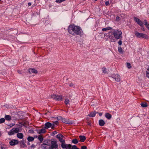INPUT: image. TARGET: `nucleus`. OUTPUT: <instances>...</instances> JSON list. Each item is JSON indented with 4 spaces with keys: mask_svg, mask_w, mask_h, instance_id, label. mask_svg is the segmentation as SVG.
<instances>
[{
    "mask_svg": "<svg viewBox=\"0 0 149 149\" xmlns=\"http://www.w3.org/2000/svg\"><path fill=\"white\" fill-rule=\"evenodd\" d=\"M68 33L73 35H82L83 34V31L81 28L78 26L74 25H71L69 26L68 28Z\"/></svg>",
    "mask_w": 149,
    "mask_h": 149,
    "instance_id": "1",
    "label": "nucleus"
},
{
    "mask_svg": "<svg viewBox=\"0 0 149 149\" xmlns=\"http://www.w3.org/2000/svg\"><path fill=\"white\" fill-rule=\"evenodd\" d=\"M112 33L114 37L117 39L121 38H122V33L121 31L114 30L113 32Z\"/></svg>",
    "mask_w": 149,
    "mask_h": 149,
    "instance_id": "2",
    "label": "nucleus"
},
{
    "mask_svg": "<svg viewBox=\"0 0 149 149\" xmlns=\"http://www.w3.org/2000/svg\"><path fill=\"white\" fill-rule=\"evenodd\" d=\"M58 145L56 141H52L51 142V146L49 148V149H54L58 148Z\"/></svg>",
    "mask_w": 149,
    "mask_h": 149,
    "instance_id": "3",
    "label": "nucleus"
},
{
    "mask_svg": "<svg viewBox=\"0 0 149 149\" xmlns=\"http://www.w3.org/2000/svg\"><path fill=\"white\" fill-rule=\"evenodd\" d=\"M135 34L137 37L139 38L141 37L146 39H148V35L144 34L142 33H140L137 32H136Z\"/></svg>",
    "mask_w": 149,
    "mask_h": 149,
    "instance_id": "4",
    "label": "nucleus"
},
{
    "mask_svg": "<svg viewBox=\"0 0 149 149\" xmlns=\"http://www.w3.org/2000/svg\"><path fill=\"white\" fill-rule=\"evenodd\" d=\"M45 128L46 129H48L50 127L52 129H54V124H52L49 122L46 123L45 124Z\"/></svg>",
    "mask_w": 149,
    "mask_h": 149,
    "instance_id": "5",
    "label": "nucleus"
},
{
    "mask_svg": "<svg viewBox=\"0 0 149 149\" xmlns=\"http://www.w3.org/2000/svg\"><path fill=\"white\" fill-rule=\"evenodd\" d=\"M134 21L136 22L139 25L141 26H143V22L139 19L136 17H134Z\"/></svg>",
    "mask_w": 149,
    "mask_h": 149,
    "instance_id": "6",
    "label": "nucleus"
},
{
    "mask_svg": "<svg viewBox=\"0 0 149 149\" xmlns=\"http://www.w3.org/2000/svg\"><path fill=\"white\" fill-rule=\"evenodd\" d=\"M112 77L115 79L116 81L117 82H119L120 81V76L118 74L113 75H112Z\"/></svg>",
    "mask_w": 149,
    "mask_h": 149,
    "instance_id": "7",
    "label": "nucleus"
},
{
    "mask_svg": "<svg viewBox=\"0 0 149 149\" xmlns=\"http://www.w3.org/2000/svg\"><path fill=\"white\" fill-rule=\"evenodd\" d=\"M61 120L63 122L67 124H72L74 123L73 121H71L65 118H63Z\"/></svg>",
    "mask_w": 149,
    "mask_h": 149,
    "instance_id": "8",
    "label": "nucleus"
},
{
    "mask_svg": "<svg viewBox=\"0 0 149 149\" xmlns=\"http://www.w3.org/2000/svg\"><path fill=\"white\" fill-rule=\"evenodd\" d=\"M19 144L20 147L22 148H24L27 147V146L25 144V142L24 140L20 141L19 142Z\"/></svg>",
    "mask_w": 149,
    "mask_h": 149,
    "instance_id": "9",
    "label": "nucleus"
},
{
    "mask_svg": "<svg viewBox=\"0 0 149 149\" xmlns=\"http://www.w3.org/2000/svg\"><path fill=\"white\" fill-rule=\"evenodd\" d=\"M10 144L11 146H14L18 143V141L16 140H13L10 142Z\"/></svg>",
    "mask_w": 149,
    "mask_h": 149,
    "instance_id": "10",
    "label": "nucleus"
},
{
    "mask_svg": "<svg viewBox=\"0 0 149 149\" xmlns=\"http://www.w3.org/2000/svg\"><path fill=\"white\" fill-rule=\"evenodd\" d=\"M96 112L95 111L91 112L88 115V116L91 117H94L96 115Z\"/></svg>",
    "mask_w": 149,
    "mask_h": 149,
    "instance_id": "11",
    "label": "nucleus"
},
{
    "mask_svg": "<svg viewBox=\"0 0 149 149\" xmlns=\"http://www.w3.org/2000/svg\"><path fill=\"white\" fill-rule=\"evenodd\" d=\"M29 71L30 73H37L38 72L37 70L32 68L29 69Z\"/></svg>",
    "mask_w": 149,
    "mask_h": 149,
    "instance_id": "12",
    "label": "nucleus"
},
{
    "mask_svg": "<svg viewBox=\"0 0 149 149\" xmlns=\"http://www.w3.org/2000/svg\"><path fill=\"white\" fill-rule=\"evenodd\" d=\"M99 124L100 126H102L105 124V122L103 120L100 119L99 121Z\"/></svg>",
    "mask_w": 149,
    "mask_h": 149,
    "instance_id": "13",
    "label": "nucleus"
},
{
    "mask_svg": "<svg viewBox=\"0 0 149 149\" xmlns=\"http://www.w3.org/2000/svg\"><path fill=\"white\" fill-rule=\"evenodd\" d=\"M80 141L81 142H84L86 139V137L84 136H81L80 135L79 136Z\"/></svg>",
    "mask_w": 149,
    "mask_h": 149,
    "instance_id": "14",
    "label": "nucleus"
},
{
    "mask_svg": "<svg viewBox=\"0 0 149 149\" xmlns=\"http://www.w3.org/2000/svg\"><path fill=\"white\" fill-rule=\"evenodd\" d=\"M105 117L108 119H109L111 118V115L108 113H106L105 114Z\"/></svg>",
    "mask_w": 149,
    "mask_h": 149,
    "instance_id": "15",
    "label": "nucleus"
},
{
    "mask_svg": "<svg viewBox=\"0 0 149 149\" xmlns=\"http://www.w3.org/2000/svg\"><path fill=\"white\" fill-rule=\"evenodd\" d=\"M38 131V133L40 134L42 133H44L46 132V130L44 128H42L41 130H39Z\"/></svg>",
    "mask_w": 149,
    "mask_h": 149,
    "instance_id": "16",
    "label": "nucleus"
},
{
    "mask_svg": "<svg viewBox=\"0 0 149 149\" xmlns=\"http://www.w3.org/2000/svg\"><path fill=\"white\" fill-rule=\"evenodd\" d=\"M63 99L62 96L61 95H57L56 97V100L62 101Z\"/></svg>",
    "mask_w": 149,
    "mask_h": 149,
    "instance_id": "17",
    "label": "nucleus"
},
{
    "mask_svg": "<svg viewBox=\"0 0 149 149\" xmlns=\"http://www.w3.org/2000/svg\"><path fill=\"white\" fill-rule=\"evenodd\" d=\"M17 136L18 138L20 139L23 138V134L21 133H17Z\"/></svg>",
    "mask_w": 149,
    "mask_h": 149,
    "instance_id": "18",
    "label": "nucleus"
},
{
    "mask_svg": "<svg viewBox=\"0 0 149 149\" xmlns=\"http://www.w3.org/2000/svg\"><path fill=\"white\" fill-rule=\"evenodd\" d=\"M34 138L33 137L29 136L27 138V140L29 142L32 141H34Z\"/></svg>",
    "mask_w": 149,
    "mask_h": 149,
    "instance_id": "19",
    "label": "nucleus"
},
{
    "mask_svg": "<svg viewBox=\"0 0 149 149\" xmlns=\"http://www.w3.org/2000/svg\"><path fill=\"white\" fill-rule=\"evenodd\" d=\"M15 133L14 130V129H13L11 130L8 133V134L9 135H13Z\"/></svg>",
    "mask_w": 149,
    "mask_h": 149,
    "instance_id": "20",
    "label": "nucleus"
},
{
    "mask_svg": "<svg viewBox=\"0 0 149 149\" xmlns=\"http://www.w3.org/2000/svg\"><path fill=\"white\" fill-rule=\"evenodd\" d=\"M5 119L6 120H10L11 119V116L9 115H6L5 116Z\"/></svg>",
    "mask_w": 149,
    "mask_h": 149,
    "instance_id": "21",
    "label": "nucleus"
},
{
    "mask_svg": "<svg viewBox=\"0 0 149 149\" xmlns=\"http://www.w3.org/2000/svg\"><path fill=\"white\" fill-rule=\"evenodd\" d=\"M38 139L40 141L41 143H42L43 140V138L41 135L38 136Z\"/></svg>",
    "mask_w": 149,
    "mask_h": 149,
    "instance_id": "22",
    "label": "nucleus"
},
{
    "mask_svg": "<svg viewBox=\"0 0 149 149\" xmlns=\"http://www.w3.org/2000/svg\"><path fill=\"white\" fill-rule=\"evenodd\" d=\"M56 137L59 140L63 138V136L62 134H60L56 136Z\"/></svg>",
    "mask_w": 149,
    "mask_h": 149,
    "instance_id": "23",
    "label": "nucleus"
},
{
    "mask_svg": "<svg viewBox=\"0 0 149 149\" xmlns=\"http://www.w3.org/2000/svg\"><path fill=\"white\" fill-rule=\"evenodd\" d=\"M141 106L143 107H145L148 106V104L146 102L141 103Z\"/></svg>",
    "mask_w": 149,
    "mask_h": 149,
    "instance_id": "24",
    "label": "nucleus"
},
{
    "mask_svg": "<svg viewBox=\"0 0 149 149\" xmlns=\"http://www.w3.org/2000/svg\"><path fill=\"white\" fill-rule=\"evenodd\" d=\"M112 29V28L110 27H108L106 28H104L102 29V31H105L107 30H111Z\"/></svg>",
    "mask_w": 149,
    "mask_h": 149,
    "instance_id": "25",
    "label": "nucleus"
},
{
    "mask_svg": "<svg viewBox=\"0 0 149 149\" xmlns=\"http://www.w3.org/2000/svg\"><path fill=\"white\" fill-rule=\"evenodd\" d=\"M144 23L146 27L149 30V24L148 23L147 21L145 20L144 21Z\"/></svg>",
    "mask_w": 149,
    "mask_h": 149,
    "instance_id": "26",
    "label": "nucleus"
},
{
    "mask_svg": "<svg viewBox=\"0 0 149 149\" xmlns=\"http://www.w3.org/2000/svg\"><path fill=\"white\" fill-rule=\"evenodd\" d=\"M68 146L67 144H65V143H62L61 144V146L62 148L65 149L66 148V146Z\"/></svg>",
    "mask_w": 149,
    "mask_h": 149,
    "instance_id": "27",
    "label": "nucleus"
},
{
    "mask_svg": "<svg viewBox=\"0 0 149 149\" xmlns=\"http://www.w3.org/2000/svg\"><path fill=\"white\" fill-rule=\"evenodd\" d=\"M72 142L74 144H77L78 143V140L77 139H75L72 140Z\"/></svg>",
    "mask_w": 149,
    "mask_h": 149,
    "instance_id": "28",
    "label": "nucleus"
},
{
    "mask_svg": "<svg viewBox=\"0 0 149 149\" xmlns=\"http://www.w3.org/2000/svg\"><path fill=\"white\" fill-rule=\"evenodd\" d=\"M146 77L149 78V68L147 69L146 74Z\"/></svg>",
    "mask_w": 149,
    "mask_h": 149,
    "instance_id": "29",
    "label": "nucleus"
},
{
    "mask_svg": "<svg viewBox=\"0 0 149 149\" xmlns=\"http://www.w3.org/2000/svg\"><path fill=\"white\" fill-rule=\"evenodd\" d=\"M69 102L70 100L68 99L67 98L65 99L64 102L67 105L69 103Z\"/></svg>",
    "mask_w": 149,
    "mask_h": 149,
    "instance_id": "30",
    "label": "nucleus"
},
{
    "mask_svg": "<svg viewBox=\"0 0 149 149\" xmlns=\"http://www.w3.org/2000/svg\"><path fill=\"white\" fill-rule=\"evenodd\" d=\"M118 52L120 53H123L122 49L121 47L120 46V47H118Z\"/></svg>",
    "mask_w": 149,
    "mask_h": 149,
    "instance_id": "31",
    "label": "nucleus"
},
{
    "mask_svg": "<svg viewBox=\"0 0 149 149\" xmlns=\"http://www.w3.org/2000/svg\"><path fill=\"white\" fill-rule=\"evenodd\" d=\"M68 146H66V149H71L72 148V145L70 144H67Z\"/></svg>",
    "mask_w": 149,
    "mask_h": 149,
    "instance_id": "32",
    "label": "nucleus"
},
{
    "mask_svg": "<svg viewBox=\"0 0 149 149\" xmlns=\"http://www.w3.org/2000/svg\"><path fill=\"white\" fill-rule=\"evenodd\" d=\"M56 95L53 94L52 95H51V97H52V99H53L56 100Z\"/></svg>",
    "mask_w": 149,
    "mask_h": 149,
    "instance_id": "33",
    "label": "nucleus"
},
{
    "mask_svg": "<svg viewBox=\"0 0 149 149\" xmlns=\"http://www.w3.org/2000/svg\"><path fill=\"white\" fill-rule=\"evenodd\" d=\"M14 129V130L15 133H17L19 132V129L18 128H16Z\"/></svg>",
    "mask_w": 149,
    "mask_h": 149,
    "instance_id": "34",
    "label": "nucleus"
},
{
    "mask_svg": "<svg viewBox=\"0 0 149 149\" xmlns=\"http://www.w3.org/2000/svg\"><path fill=\"white\" fill-rule=\"evenodd\" d=\"M102 70L103 71V72L104 74L106 73L107 72V69L105 68H102Z\"/></svg>",
    "mask_w": 149,
    "mask_h": 149,
    "instance_id": "35",
    "label": "nucleus"
},
{
    "mask_svg": "<svg viewBox=\"0 0 149 149\" xmlns=\"http://www.w3.org/2000/svg\"><path fill=\"white\" fill-rule=\"evenodd\" d=\"M109 38L110 39V41L111 42H113L115 41V39H114L112 36H109Z\"/></svg>",
    "mask_w": 149,
    "mask_h": 149,
    "instance_id": "36",
    "label": "nucleus"
},
{
    "mask_svg": "<svg viewBox=\"0 0 149 149\" xmlns=\"http://www.w3.org/2000/svg\"><path fill=\"white\" fill-rule=\"evenodd\" d=\"M5 121V119L3 118H2L0 119V124H1L2 123H3Z\"/></svg>",
    "mask_w": 149,
    "mask_h": 149,
    "instance_id": "37",
    "label": "nucleus"
},
{
    "mask_svg": "<svg viewBox=\"0 0 149 149\" xmlns=\"http://www.w3.org/2000/svg\"><path fill=\"white\" fill-rule=\"evenodd\" d=\"M56 119L58 120H62L63 118L60 116H58V117L56 118Z\"/></svg>",
    "mask_w": 149,
    "mask_h": 149,
    "instance_id": "38",
    "label": "nucleus"
},
{
    "mask_svg": "<svg viewBox=\"0 0 149 149\" xmlns=\"http://www.w3.org/2000/svg\"><path fill=\"white\" fill-rule=\"evenodd\" d=\"M65 0H56V2L57 3H60L63 1H65Z\"/></svg>",
    "mask_w": 149,
    "mask_h": 149,
    "instance_id": "39",
    "label": "nucleus"
},
{
    "mask_svg": "<svg viewBox=\"0 0 149 149\" xmlns=\"http://www.w3.org/2000/svg\"><path fill=\"white\" fill-rule=\"evenodd\" d=\"M127 67L129 69L131 67V65L130 63H127Z\"/></svg>",
    "mask_w": 149,
    "mask_h": 149,
    "instance_id": "40",
    "label": "nucleus"
},
{
    "mask_svg": "<svg viewBox=\"0 0 149 149\" xmlns=\"http://www.w3.org/2000/svg\"><path fill=\"white\" fill-rule=\"evenodd\" d=\"M71 149H79L75 145H74L72 146Z\"/></svg>",
    "mask_w": 149,
    "mask_h": 149,
    "instance_id": "41",
    "label": "nucleus"
},
{
    "mask_svg": "<svg viewBox=\"0 0 149 149\" xmlns=\"http://www.w3.org/2000/svg\"><path fill=\"white\" fill-rule=\"evenodd\" d=\"M59 141L61 143H64L65 142V140L64 139H63V138L59 139Z\"/></svg>",
    "mask_w": 149,
    "mask_h": 149,
    "instance_id": "42",
    "label": "nucleus"
},
{
    "mask_svg": "<svg viewBox=\"0 0 149 149\" xmlns=\"http://www.w3.org/2000/svg\"><path fill=\"white\" fill-rule=\"evenodd\" d=\"M120 18L119 17L117 16L116 17V20L117 21H118L120 20Z\"/></svg>",
    "mask_w": 149,
    "mask_h": 149,
    "instance_id": "43",
    "label": "nucleus"
},
{
    "mask_svg": "<svg viewBox=\"0 0 149 149\" xmlns=\"http://www.w3.org/2000/svg\"><path fill=\"white\" fill-rule=\"evenodd\" d=\"M121 17H123V18H125V14H121Z\"/></svg>",
    "mask_w": 149,
    "mask_h": 149,
    "instance_id": "44",
    "label": "nucleus"
},
{
    "mask_svg": "<svg viewBox=\"0 0 149 149\" xmlns=\"http://www.w3.org/2000/svg\"><path fill=\"white\" fill-rule=\"evenodd\" d=\"M118 43L119 45H120L122 44V41L120 40L118 42Z\"/></svg>",
    "mask_w": 149,
    "mask_h": 149,
    "instance_id": "45",
    "label": "nucleus"
},
{
    "mask_svg": "<svg viewBox=\"0 0 149 149\" xmlns=\"http://www.w3.org/2000/svg\"><path fill=\"white\" fill-rule=\"evenodd\" d=\"M0 149H5L4 147L2 145H0Z\"/></svg>",
    "mask_w": 149,
    "mask_h": 149,
    "instance_id": "46",
    "label": "nucleus"
},
{
    "mask_svg": "<svg viewBox=\"0 0 149 149\" xmlns=\"http://www.w3.org/2000/svg\"><path fill=\"white\" fill-rule=\"evenodd\" d=\"M81 149H87V147L85 146H83L81 147Z\"/></svg>",
    "mask_w": 149,
    "mask_h": 149,
    "instance_id": "47",
    "label": "nucleus"
},
{
    "mask_svg": "<svg viewBox=\"0 0 149 149\" xmlns=\"http://www.w3.org/2000/svg\"><path fill=\"white\" fill-rule=\"evenodd\" d=\"M58 121H55L54 122H53V124H54V125H55V124L56 125H57L58 124Z\"/></svg>",
    "mask_w": 149,
    "mask_h": 149,
    "instance_id": "48",
    "label": "nucleus"
},
{
    "mask_svg": "<svg viewBox=\"0 0 149 149\" xmlns=\"http://www.w3.org/2000/svg\"><path fill=\"white\" fill-rule=\"evenodd\" d=\"M29 132L32 133L34 132V131L33 130H29Z\"/></svg>",
    "mask_w": 149,
    "mask_h": 149,
    "instance_id": "49",
    "label": "nucleus"
},
{
    "mask_svg": "<svg viewBox=\"0 0 149 149\" xmlns=\"http://www.w3.org/2000/svg\"><path fill=\"white\" fill-rule=\"evenodd\" d=\"M96 113H98L100 116H102V113H98V112H96Z\"/></svg>",
    "mask_w": 149,
    "mask_h": 149,
    "instance_id": "50",
    "label": "nucleus"
},
{
    "mask_svg": "<svg viewBox=\"0 0 149 149\" xmlns=\"http://www.w3.org/2000/svg\"><path fill=\"white\" fill-rule=\"evenodd\" d=\"M105 5L106 6H108L109 4V2L108 1H106L105 2Z\"/></svg>",
    "mask_w": 149,
    "mask_h": 149,
    "instance_id": "51",
    "label": "nucleus"
},
{
    "mask_svg": "<svg viewBox=\"0 0 149 149\" xmlns=\"http://www.w3.org/2000/svg\"><path fill=\"white\" fill-rule=\"evenodd\" d=\"M69 86L70 87H72L73 86V84L72 83H70L69 84Z\"/></svg>",
    "mask_w": 149,
    "mask_h": 149,
    "instance_id": "52",
    "label": "nucleus"
},
{
    "mask_svg": "<svg viewBox=\"0 0 149 149\" xmlns=\"http://www.w3.org/2000/svg\"><path fill=\"white\" fill-rule=\"evenodd\" d=\"M31 148H34L35 147V146L34 144H33L31 146Z\"/></svg>",
    "mask_w": 149,
    "mask_h": 149,
    "instance_id": "53",
    "label": "nucleus"
},
{
    "mask_svg": "<svg viewBox=\"0 0 149 149\" xmlns=\"http://www.w3.org/2000/svg\"><path fill=\"white\" fill-rule=\"evenodd\" d=\"M141 27H142V28H141L142 30L143 31H145V29H144V27H143V26H141Z\"/></svg>",
    "mask_w": 149,
    "mask_h": 149,
    "instance_id": "54",
    "label": "nucleus"
},
{
    "mask_svg": "<svg viewBox=\"0 0 149 149\" xmlns=\"http://www.w3.org/2000/svg\"><path fill=\"white\" fill-rule=\"evenodd\" d=\"M87 123H88V125H91V123L90 122H87Z\"/></svg>",
    "mask_w": 149,
    "mask_h": 149,
    "instance_id": "55",
    "label": "nucleus"
},
{
    "mask_svg": "<svg viewBox=\"0 0 149 149\" xmlns=\"http://www.w3.org/2000/svg\"><path fill=\"white\" fill-rule=\"evenodd\" d=\"M57 133V132L56 131H55L54 132V134H56Z\"/></svg>",
    "mask_w": 149,
    "mask_h": 149,
    "instance_id": "56",
    "label": "nucleus"
},
{
    "mask_svg": "<svg viewBox=\"0 0 149 149\" xmlns=\"http://www.w3.org/2000/svg\"><path fill=\"white\" fill-rule=\"evenodd\" d=\"M28 6H31V3H30V2H29L28 3Z\"/></svg>",
    "mask_w": 149,
    "mask_h": 149,
    "instance_id": "57",
    "label": "nucleus"
},
{
    "mask_svg": "<svg viewBox=\"0 0 149 149\" xmlns=\"http://www.w3.org/2000/svg\"><path fill=\"white\" fill-rule=\"evenodd\" d=\"M27 144H28V145H30V143H29V142H28V143H27Z\"/></svg>",
    "mask_w": 149,
    "mask_h": 149,
    "instance_id": "58",
    "label": "nucleus"
},
{
    "mask_svg": "<svg viewBox=\"0 0 149 149\" xmlns=\"http://www.w3.org/2000/svg\"><path fill=\"white\" fill-rule=\"evenodd\" d=\"M86 119L87 120H88V119H89V118H86Z\"/></svg>",
    "mask_w": 149,
    "mask_h": 149,
    "instance_id": "59",
    "label": "nucleus"
},
{
    "mask_svg": "<svg viewBox=\"0 0 149 149\" xmlns=\"http://www.w3.org/2000/svg\"><path fill=\"white\" fill-rule=\"evenodd\" d=\"M1 132H0V137L1 136Z\"/></svg>",
    "mask_w": 149,
    "mask_h": 149,
    "instance_id": "60",
    "label": "nucleus"
},
{
    "mask_svg": "<svg viewBox=\"0 0 149 149\" xmlns=\"http://www.w3.org/2000/svg\"><path fill=\"white\" fill-rule=\"evenodd\" d=\"M47 113H45V114H47Z\"/></svg>",
    "mask_w": 149,
    "mask_h": 149,
    "instance_id": "61",
    "label": "nucleus"
},
{
    "mask_svg": "<svg viewBox=\"0 0 149 149\" xmlns=\"http://www.w3.org/2000/svg\"><path fill=\"white\" fill-rule=\"evenodd\" d=\"M1 1V0H0V1Z\"/></svg>",
    "mask_w": 149,
    "mask_h": 149,
    "instance_id": "62",
    "label": "nucleus"
}]
</instances>
